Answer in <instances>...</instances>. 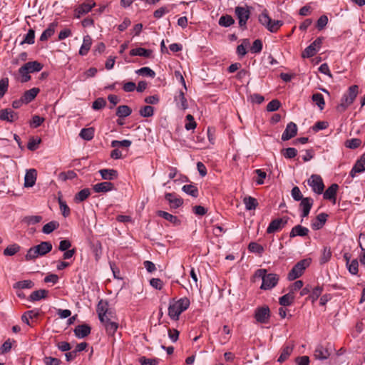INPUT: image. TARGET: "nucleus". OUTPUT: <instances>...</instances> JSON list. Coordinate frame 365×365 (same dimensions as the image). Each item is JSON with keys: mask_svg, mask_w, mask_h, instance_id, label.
I'll list each match as a JSON object with an SVG mask.
<instances>
[{"mask_svg": "<svg viewBox=\"0 0 365 365\" xmlns=\"http://www.w3.org/2000/svg\"><path fill=\"white\" fill-rule=\"evenodd\" d=\"M255 276L262 278L261 289L265 290L274 287L279 281L277 274L273 273L267 274V270L264 269H257L255 272Z\"/></svg>", "mask_w": 365, "mask_h": 365, "instance_id": "nucleus-4", "label": "nucleus"}, {"mask_svg": "<svg viewBox=\"0 0 365 365\" xmlns=\"http://www.w3.org/2000/svg\"><path fill=\"white\" fill-rule=\"evenodd\" d=\"M359 93V87L356 85L349 88L341 98L340 103L336 109L339 113H344L354 101Z\"/></svg>", "mask_w": 365, "mask_h": 365, "instance_id": "nucleus-1", "label": "nucleus"}, {"mask_svg": "<svg viewBox=\"0 0 365 365\" xmlns=\"http://www.w3.org/2000/svg\"><path fill=\"white\" fill-rule=\"evenodd\" d=\"M21 250V247L18 244H12L7 246L4 250V255L5 256H13L19 252Z\"/></svg>", "mask_w": 365, "mask_h": 365, "instance_id": "nucleus-40", "label": "nucleus"}, {"mask_svg": "<svg viewBox=\"0 0 365 365\" xmlns=\"http://www.w3.org/2000/svg\"><path fill=\"white\" fill-rule=\"evenodd\" d=\"M165 198L169 202L170 207L173 209L178 208L183 203L182 199L178 197L175 193H166Z\"/></svg>", "mask_w": 365, "mask_h": 365, "instance_id": "nucleus-18", "label": "nucleus"}, {"mask_svg": "<svg viewBox=\"0 0 365 365\" xmlns=\"http://www.w3.org/2000/svg\"><path fill=\"white\" fill-rule=\"evenodd\" d=\"M190 302L187 297H182L170 303L168 307V315L173 320H178L182 312L190 306Z\"/></svg>", "mask_w": 365, "mask_h": 365, "instance_id": "nucleus-2", "label": "nucleus"}, {"mask_svg": "<svg viewBox=\"0 0 365 365\" xmlns=\"http://www.w3.org/2000/svg\"><path fill=\"white\" fill-rule=\"evenodd\" d=\"M113 317H108L103 322H101L106 328V332L108 335L113 336L118 327V323L113 320Z\"/></svg>", "mask_w": 365, "mask_h": 365, "instance_id": "nucleus-19", "label": "nucleus"}, {"mask_svg": "<svg viewBox=\"0 0 365 365\" xmlns=\"http://www.w3.org/2000/svg\"><path fill=\"white\" fill-rule=\"evenodd\" d=\"M55 26L56 25L54 24H51L41 34L40 36V41H45L48 40V38L51 36H53L55 32Z\"/></svg>", "mask_w": 365, "mask_h": 365, "instance_id": "nucleus-38", "label": "nucleus"}, {"mask_svg": "<svg viewBox=\"0 0 365 365\" xmlns=\"http://www.w3.org/2000/svg\"><path fill=\"white\" fill-rule=\"evenodd\" d=\"M235 23L234 19L230 15L222 16L219 19V25L223 27H229Z\"/></svg>", "mask_w": 365, "mask_h": 365, "instance_id": "nucleus-43", "label": "nucleus"}, {"mask_svg": "<svg viewBox=\"0 0 365 365\" xmlns=\"http://www.w3.org/2000/svg\"><path fill=\"white\" fill-rule=\"evenodd\" d=\"M79 136L86 140H92L94 136V128H83L79 133Z\"/></svg>", "mask_w": 365, "mask_h": 365, "instance_id": "nucleus-39", "label": "nucleus"}, {"mask_svg": "<svg viewBox=\"0 0 365 365\" xmlns=\"http://www.w3.org/2000/svg\"><path fill=\"white\" fill-rule=\"evenodd\" d=\"M328 217V215L326 213H320L317 216L316 220L312 222V227L314 230L322 228L325 224Z\"/></svg>", "mask_w": 365, "mask_h": 365, "instance_id": "nucleus-26", "label": "nucleus"}, {"mask_svg": "<svg viewBox=\"0 0 365 365\" xmlns=\"http://www.w3.org/2000/svg\"><path fill=\"white\" fill-rule=\"evenodd\" d=\"M255 318L257 322L267 324L270 318V310L267 306L258 307L255 312Z\"/></svg>", "mask_w": 365, "mask_h": 365, "instance_id": "nucleus-12", "label": "nucleus"}, {"mask_svg": "<svg viewBox=\"0 0 365 365\" xmlns=\"http://www.w3.org/2000/svg\"><path fill=\"white\" fill-rule=\"evenodd\" d=\"M309 232V230L308 228L298 225L294 226L292 229V230L289 233V237L291 238H293V237H295L297 236L305 237L308 235Z\"/></svg>", "mask_w": 365, "mask_h": 365, "instance_id": "nucleus-24", "label": "nucleus"}, {"mask_svg": "<svg viewBox=\"0 0 365 365\" xmlns=\"http://www.w3.org/2000/svg\"><path fill=\"white\" fill-rule=\"evenodd\" d=\"M74 333L78 338H84L90 334L91 327L88 324L78 325L75 328Z\"/></svg>", "mask_w": 365, "mask_h": 365, "instance_id": "nucleus-25", "label": "nucleus"}, {"mask_svg": "<svg viewBox=\"0 0 365 365\" xmlns=\"http://www.w3.org/2000/svg\"><path fill=\"white\" fill-rule=\"evenodd\" d=\"M52 245L50 242H41L39 245L31 247L25 255L26 261L34 260L38 257L43 256L51 252Z\"/></svg>", "mask_w": 365, "mask_h": 365, "instance_id": "nucleus-3", "label": "nucleus"}, {"mask_svg": "<svg viewBox=\"0 0 365 365\" xmlns=\"http://www.w3.org/2000/svg\"><path fill=\"white\" fill-rule=\"evenodd\" d=\"M157 215L159 217H161L164 218L165 220L170 222L173 225H178L180 223V220H178V218L176 216L173 215L165 211L159 210L157 212Z\"/></svg>", "mask_w": 365, "mask_h": 365, "instance_id": "nucleus-35", "label": "nucleus"}, {"mask_svg": "<svg viewBox=\"0 0 365 365\" xmlns=\"http://www.w3.org/2000/svg\"><path fill=\"white\" fill-rule=\"evenodd\" d=\"M262 49V42L259 39H256L252 46L250 48V51L252 53H260Z\"/></svg>", "mask_w": 365, "mask_h": 365, "instance_id": "nucleus-64", "label": "nucleus"}, {"mask_svg": "<svg viewBox=\"0 0 365 365\" xmlns=\"http://www.w3.org/2000/svg\"><path fill=\"white\" fill-rule=\"evenodd\" d=\"M136 73L143 76H148L151 78H154L155 76V73L149 67H143L138 70H137Z\"/></svg>", "mask_w": 365, "mask_h": 365, "instance_id": "nucleus-53", "label": "nucleus"}, {"mask_svg": "<svg viewBox=\"0 0 365 365\" xmlns=\"http://www.w3.org/2000/svg\"><path fill=\"white\" fill-rule=\"evenodd\" d=\"M96 4L92 1L84 2L79 5L75 10V15L76 18H80L81 16L88 14Z\"/></svg>", "mask_w": 365, "mask_h": 365, "instance_id": "nucleus-17", "label": "nucleus"}, {"mask_svg": "<svg viewBox=\"0 0 365 365\" xmlns=\"http://www.w3.org/2000/svg\"><path fill=\"white\" fill-rule=\"evenodd\" d=\"M331 257V252L330 248L324 247L322 251L320 257V263L325 264L330 260Z\"/></svg>", "mask_w": 365, "mask_h": 365, "instance_id": "nucleus-48", "label": "nucleus"}, {"mask_svg": "<svg viewBox=\"0 0 365 365\" xmlns=\"http://www.w3.org/2000/svg\"><path fill=\"white\" fill-rule=\"evenodd\" d=\"M9 88V78H4L0 80V100L6 94Z\"/></svg>", "mask_w": 365, "mask_h": 365, "instance_id": "nucleus-54", "label": "nucleus"}, {"mask_svg": "<svg viewBox=\"0 0 365 365\" xmlns=\"http://www.w3.org/2000/svg\"><path fill=\"white\" fill-rule=\"evenodd\" d=\"M364 171H365V153L356 160L349 175L351 178H354L357 173Z\"/></svg>", "mask_w": 365, "mask_h": 365, "instance_id": "nucleus-15", "label": "nucleus"}, {"mask_svg": "<svg viewBox=\"0 0 365 365\" xmlns=\"http://www.w3.org/2000/svg\"><path fill=\"white\" fill-rule=\"evenodd\" d=\"M259 23L265 26L268 31L272 33L277 32L283 25V21L279 20H272L268 15L266 9H264L258 17Z\"/></svg>", "mask_w": 365, "mask_h": 365, "instance_id": "nucleus-5", "label": "nucleus"}, {"mask_svg": "<svg viewBox=\"0 0 365 365\" xmlns=\"http://www.w3.org/2000/svg\"><path fill=\"white\" fill-rule=\"evenodd\" d=\"M96 312L98 313V318L101 322H103L106 319V318L110 317H114L112 312L108 308V303L107 302V301L101 299L97 305Z\"/></svg>", "mask_w": 365, "mask_h": 365, "instance_id": "nucleus-11", "label": "nucleus"}, {"mask_svg": "<svg viewBox=\"0 0 365 365\" xmlns=\"http://www.w3.org/2000/svg\"><path fill=\"white\" fill-rule=\"evenodd\" d=\"M310 262V259H304L298 262L288 273V279L292 281L301 277L306 268L309 266Z\"/></svg>", "mask_w": 365, "mask_h": 365, "instance_id": "nucleus-6", "label": "nucleus"}, {"mask_svg": "<svg viewBox=\"0 0 365 365\" xmlns=\"http://www.w3.org/2000/svg\"><path fill=\"white\" fill-rule=\"evenodd\" d=\"M175 101L179 108L185 110L188 107L185 94L182 91H180L178 95L175 96Z\"/></svg>", "mask_w": 365, "mask_h": 365, "instance_id": "nucleus-31", "label": "nucleus"}, {"mask_svg": "<svg viewBox=\"0 0 365 365\" xmlns=\"http://www.w3.org/2000/svg\"><path fill=\"white\" fill-rule=\"evenodd\" d=\"M152 53V51L149 49H145L144 48H136L130 50V55L133 56H138L149 58L150 57Z\"/></svg>", "mask_w": 365, "mask_h": 365, "instance_id": "nucleus-32", "label": "nucleus"}, {"mask_svg": "<svg viewBox=\"0 0 365 365\" xmlns=\"http://www.w3.org/2000/svg\"><path fill=\"white\" fill-rule=\"evenodd\" d=\"M324 38L318 37L302 52V58H311L314 56L321 48Z\"/></svg>", "mask_w": 365, "mask_h": 365, "instance_id": "nucleus-9", "label": "nucleus"}, {"mask_svg": "<svg viewBox=\"0 0 365 365\" xmlns=\"http://www.w3.org/2000/svg\"><path fill=\"white\" fill-rule=\"evenodd\" d=\"M312 101L317 105L320 110L324 108L325 102L322 94L317 93H314L312 96Z\"/></svg>", "mask_w": 365, "mask_h": 365, "instance_id": "nucleus-47", "label": "nucleus"}, {"mask_svg": "<svg viewBox=\"0 0 365 365\" xmlns=\"http://www.w3.org/2000/svg\"><path fill=\"white\" fill-rule=\"evenodd\" d=\"M339 189V185L336 183L332 184L329 186L326 191L324 192V198L326 200H329L333 202L334 204L336 203V195Z\"/></svg>", "mask_w": 365, "mask_h": 365, "instance_id": "nucleus-23", "label": "nucleus"}, {"mask_svg": "<svg viewBox=\"0 0 365 365\" xmlns=\"http://www.w3.org/2000/svg\"><path fill=\"white\" fill-rule=\"evenodd\" d=\"M294 300V295L292 292H289L287 294L282 296L279 299V302L282 306L287 307L291 305Z\"/></svg>", "mask_w": 365, "mask_h": 365, "instance_id": "nucleus-33", "label": "nucleus"}, {"mask_svg": "<svg viewBox=\"0 0 365 365\" xmlns=\"http://www.w3.org/2000/svg\"><path fill=\"white\" fill-rule=\"evenodd\" d=\"M308 185L315 193L322 194L324 191V185L320 175H312L308 180Z\"/></svg>", "mask_w": 365, "mask_h": 365, "instance_id": "nucleus-10", "label": "nucleus"}, {"mask_svg": "<svg viewBox=\"0 0 365 365\" xmlns=\"http://www.w3.org/2000/svg\"><path fill=\"white\" fill-rule=\"evenodd\" d=\"M92 39L91 37L88 35L83 37V43L79 50V54L81 56H86L91 46Z\"/></svg>", "mask_w": 365, "mask_h": 365, "instance_id": "nucleus-30", "label": "nucleus"}, {"mask_svg": "<svg viewBox=\"0 0 365 365\" xmlns=\"http://www.w3.org/2000/svg\"><path fill=\"white\" fill-rule=\"evenodd\" d=\"M182 190L183 192H185L187 195H191L194 197H197L198 196V193H199L198 189L194 185H192V184L185 185L182 186Z\"/></svg>", "mask_w": 365, "mask_h": 365, "instance_id": "nucleus-37", "label": "nucleus"}, {"mask_svg": "<svg viewBox=\"0 0 365 365\" xmlns=\"http://www.w3.org/2000/svg\"><path fill=\"white\" fill-rule=\"evenodd\" d=\"M235 13L237 18L239 20L240 26L245 29L247 20L250 16V10L249 6H236L235 9Z\"/></svg>", "mask_w": 365, "mask_h": 365, "instance_id": "nucleus-7", "label": "nucleus"}, {"mask_svg": "<svg viewBox=\"0 0 365 365\" xmlns=\"http://www.w3.org/2000/svg\"><path fill=\"white\" fill-rule=\"evenodd\" d=\"M34 286V283L31 280H23L16 282L13 287L14 289H31Z\"/></svg>", "mask_w": 365, "mask_h": 365, "instance_id": "nucleus-46", "label": "nucleus"}, {"mask_svg": "<svg viewBox=\"0 0 365 365\" xmlns=\"http://www.w3.org/2000/svg\"><path fill=\"white\" fill-rule=\"evenodd\" d=\"M35 39V31L34 29H29L26 34L24 39L21 42V44L28 43L33 44Z\"/></svg>", "mask_w": 365, "mask_h": 365, "instance_id": "nucleus-58", "label": "nucleus"}, {"mask_svg": "<svg viewBox=\"0 0 365 365\" xmlns=\"http://www.w3.org/2000/svg\"><path fill=\"white\" fill-rule=\"evenodd\" d=\"M24 66L30 73L40 71L43 68V65L38 61H29Z\"/></svg>", "mask_w": 365, "mask_h": 365, "instance_id": "nucleus-41", "label": "nucleus"}, {"mask_svg": "<svg viewBox=\"0 0 365 365\" xmlns=\"http://www.w3.org/2000/svg\"><path fill=\"white\" fill-rule=\"evenodd\" d=\"M39 91L40 90L38 88H33L25 91L24 95L21 96L22 101H24V103L31 102L36 97Z\"/></svg>", "mask_w": 365, "mask_h": 365, "instance_id": "nucleus-27", "label": "nucleus"}, {"mask_svg": "<svg viewBox=\"0 0 365 365\" xmlns=\"http://www.w3.org/2000/svg\"><path fill=\"white\" fill-rule=\"evenodd\" d=\"M139 363L141 365H158L159 363L158 359H149L145 356H141L138 359Z\"/></svg>", "mask_w": 365, "mask_h": 365, "instance_id": "nucleus-56", "label": "nucleus"}, {"mask_svg": "<svg viewBox=\"0 0 365 365\" xmlns=\"http://www.w3.org/2000/svg\"><path fill=\"white\" fill-rule=\"evenodd\" d=\"M244 204L245 205L246 210H252L256 209L258 202L257 200L252 197H246L243 200Z\"/></svg>", "mask_w": 365, "mask_h": 365, "instance_id": "nucleus-42", "label": "nucleus"}, {"mask_svg": "<svg viewBox=\"0 0 365 365\" xmlns=\"http://www.w3.org/2000/svg\"><path fill=\"white\" fill-rule=\"evenodd\" d=\"M287 222V217H283L282 218H277L272 220L267 229V232L268 234H271L279 231L286 225Z\"/></svg>", "mask_w": 365, "mask_h": 365, "instance_id": "nucleus-13", "label": "nucleus"}, {"mask_svg": "<svg viewBox=\"0 0 365 365\" xmlns=\"http://www.w3.org/2000/svg\"><path fill=\"white\" fill-rule=\"evenodd\" d=\"M139 113L145 118L151 117L154 114V108L151 106H145L140 109Z\"/></svg>", "mask_w": 365, "mask_h": 365, "instance_id": "nucleus-50", "label": "nucleus"}, {"mask_svg": "<svg viewBox=\"0 0 365 365\" xmlns=\"http://www.w3.org/2000/svg\"><path fill=\"white\" fill-rule=\"evenodd\" d=\"M248 249L251 252L262 254L264 251L263 247L257 242H250L248 245Z\"/></svg>", "mask_w": 365, "mask_h": 365, "instance_id": "nucleus-59", "label": "nucleus"}, {"mask_svg": "<svg viewBox=\"0 0 365 365\" xmlns=\"http://www.w3.org/2000/svg\"><path fill=\"white\" fill-rule=\"evenodd\" d=\"M132 144V142L130 140H113L111 142V146L113 148L118 147H125L128 148Z\"/></svg>", "mask_w": 365, "mask_h": 365, "instance_id": "nucleus-61", "label": "nucleus"}, {"mask_svg": "<svg viewBox=\"0 0 365 365\" xmlns=\"http://www.w3.org/2000/svg\"><path fill=\"white\" fill-rule=\"evenodd\" d=\"M282 153L284 156V158L291 159V158H294L297 155V149H295L294 148H288L286 149H283L282 150Z\"/></svg>", "mask_w": 365, "mask_h": 365, "instance_id": "nucleus-60", "label": "nucleus"}, {"mask_svg": "<svg viewBox=\"0 0 365 365\" xmlns=\"http://www.w3.org/2000/svg\"><path fill=\"white\" fill-rule=\"evenodd\" d=\"M114 185L110 182H102L93 185V190L95 192H107L114 190Z\"/></svg>", "mask_w": 365, "mask_h": 365, "instance_id": "nucleus-21", "label": "nucleus"}, {"mask_svg": "<svg viewBox=\"0 0 365 365\" xmlns=\"http://www.w3.org/2000/svg\"><path fill=\"white\" fill-rule=\"evenodd\" d=\"M101 178L106 180H113L118 178V172L114 169H101L99 170Z\"/></svg>", "mask_w": 365, "mask_h": 365, "instance_id": "nucleus-28", "label": "nucleus"}, {"mask_svg": "<svg viewBox=\"0 0 365 365\" xmlns=\"http://www.w3.org/2000/svg\"><path fill=\"white\" fill-rule=\"evenodd\" d=\"M91 195V191L88 188H84L77 192L74 197V201L77 203L81 202L86 200Z\"/></svg>", "mask_w": 365, "mask_h": 365, "instance_id": "nucleus-36", "label": "nucleus"}, {"mask_svg": "<svg viewBox=\"0 0 365 365\" xmlns=\"http://www.w3.org/2000/svg\"><path fill=\"white\" fill-rule=\"evenodd\" d=\"M58 227L59 223L57 221H51L43 227L42 232L44 234H50Z\"/></svg>", "mask_w": 365, "mask_h": 365, "instance_id": "nucleus-45", "label": "nucleus"}, {"mask_svg": "<svg viewBox=\"0 0 365 365\" xmlns=\"http://www.w3.org/2000/svg\"><path fill=\"white\" fill-rule=\"evenodd\" d=\"M37 172L35 169H29L26 171L24 177V186L33 187L36 180Z\"/></svg>", "mask_w": 365, "mask_h": 365, "instance_id": "nucleus-22", "label": "nucleus"}, {"mask_svg": "<svg viewBox=\"0 0 365 365\" xmlns=\"http://www.w3.org/2000/svg\"><path fill=\"white\" fill-rule=\"evenodd\" d=\"M294 349V344H287L284 345L282 349L280 354V356H279L277 361L279 363H282L285 361L289 356L291 355L292 351Z\"/></svg>", "mask_w": 365, "mask_h": 365, "instance_id": "nucleus-29", "label": "nucleus"}, {"mask_svg": "<svg viewBox=\"0 0 365 365\" xmlns=\"http://www.w3.org/2000/svg\"><path fill=\"white\" fill-rule=\"evenodd\" d=\"M48 292L46 289H39L33 292L29 296V300L32 302L38 301L47 297Z\"/></svg>", "mask_w": 365, "mask_h": 365, "instance_id": "nucleus-34", "label": "nucleus"}, {"mask_svg": "<svg viewBox=\"0 0 365 365\" xmlns=\"http://www.w3.org/2000/svg\"><path fill=\"white\" fill-rule=\"evenodd\" d=\"M361 144V140L359 138H351L346 140L344 145L346 148L350 149H356Z\"/></svg>", "mask_w": 365, "mask_h": 365, "instance_id": "nucleus-52", "label": "nucleus"}, {"mask_svg": "<svg viewBox=\"0 0 365 365\" xmlns=\"http://www.w3.org/2000/svg\"><path fill=\"white\" fill-rule=\"evenodd\" d=\"M38 315V312L36 310H30L24 312L23 315L21 316V320L24 323H26L28 325H30L29 324V319H32L34 317H36Z\"/></svg>", "mask_w": 365, "mask_h": 365, "instance_id": "nucleus-49", "label": "nucleus"}, {"mask_svg": "<svg viewBox=\"0 0 365 365\" xmlns=\"http://www.w3.org/2000/svg\"><path fill=\"white\" fill-rule=\"evenodd\" d=\"M250 45V41L247 38L242 40V43L237 48V53L239 56H244L247 53L246 47Z\"/></svg>", "mask_w": 365, "mask_h": 365, "instance_id": "nucleus-51", "label": "nucleus"}, {"mask_svg": "<svg viewBox=\"0 0 365 365\" xmlns=\"http://www.w3.org/2000/svg\"><path fill=\"white\" fill-rule=\"evenodd\" d=\"M322 291H323L322 287L317 286V287H314L312 290L309 298L312 300V302H314L315 301L317 300L319 297L322 294Z\"/></svg>", "mask_w": 365, "mask_h": 365, "instance_id": "nucleus-55", "label": "nucleus"}, {"mask_svg": "<svg viewBox=\"0 0 365 365\" xmlns=\"http://www.w3.org/2000/svg\"><path fill=\"white\" fill-rule=\"evenodd\" d=\"M332 351L333 347L330 344H319L314 350V356L316 359L325 360L329 357Z\"/></svg>", "mask_w": 365, "mask_h": 365, "instance_id": "nucleus-8", "label": "nucleus"}, {"mask_svg": "<svg viewBox=\"0 0 365 365\" xmlns=\"http://www.w3.org/2000/svg\"><path fill=\"white\" fill-rule=\"evenodd\" d=\"M281 106V103L277 99L271 101L267 106V110L273 112L277 110Z\"/></svg>", "mask_w": 365, "mask_h": 365, "instance_id": "nucleus-62", "label": "nucleus"}, {"mask_svg": "<svg viewBox=\"0 0 365 365\" xmlns=\"http://www.w3.org/2000/svg\"><path fill=\"white\" fill-rule=\"evenodd\" d=\"M349 272L352 274H356L358 273L359 262L356 259H353L347 265Z\"/></svg>", "mask_w": 365, "mask_h": 365, "instance_id": "nucleus-63", "label": "nucleus"}, {"mask_svg": "<svg viewBox=\"0 0 365 365\" xmlns=\"http://www.w3.org/2000/svg\"><path fill=\"white\" fill-rule=\"evenodd\" d=\"M314 200L311 197H304L301 200L300 208L302 210L301 216L306 217L309 214L310 210L313 205Z\"/></svg>", "mask_w": 365, "mask_h": 365, "instance_id": "nucleus-20", "label": "nucleus"}, {"mask_svg": "<svg viewBox=\"0 0 365 365\" xmlns=\"http://www.w3.org/2000/svg\"><path fill=\"white\" fill-rule=\"evenodd\" d=\"M131 113L132 110L128 106H120L116 110V115L120 118L128 117Z\"/></svg>", "mask_w": 365, "mask_h": 365, "instance_id": "nucleus-44", "label": "nucleus"}, {"mask_svg": "<svg viewBox=\"0 0 365 365\" xmlns=\"http://www.w3.org/2000/svg\"><path fill=\"white\" fill-rule=\"evenodd\" d=\"M19 118V115L10 108L1 109L0 110V120L12 123Z\"/></svg>", "mask_w": 365, "mask_h": 365, "instance_id": "nucleus-14", "label": "nucleus"}, {"mask_svg": "<svg viewBox=\"0 0 365 365\" xmlns=\"http://www.w3.org/2000/svg\"><path fill=\"white\" fill-rule=\"evenodd\" d=\"M29 73L30 72L27 70L26 67H25L24 65L22 66L19 69V73L21 76V82L25 83V82L29 81L31 79V76L29 75Z\"/></svg>", "mask_w": 365, "mask_h": 365, "instance_id": "nucleus-57", "label": "nucleus"}, {"mask_svg": "<svg viewBox=\"0 0 365 365\" xmlns=\"http://www.w3.org/2000/svg\"><path fill=\"white\" fill-rule=\"evenodd\" d=\"M297 133V126L293 123L290 122L287 125V127L282 135V140L284 141L288 140L294 138Z\"/></svg>", "mask_w": 365, "mask_h": 365, "instance_id": "nucleus-16", "label": "nucleus"}]
</instances>
